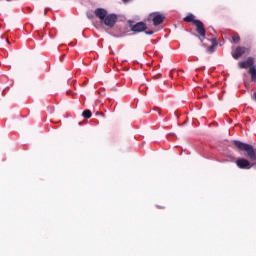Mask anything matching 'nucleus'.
<instances>
[{
	"label": "nucleus",
	"mask_w": 256,
	"mask_h": 256,
	"mask_svg": "<svg viewBox=\"0 0 256 256\" xmlns=\"http://www.w3.org/2000/svg\"><path fill=\"white\" fill-rule=\"evenodd\" d=\"M232 145H234L238 151H243L246 153L245 155L250 159V161H256V151L253 145L241 142L239 140H233Z\"/></svg>",
	"instance_id": "1"
},
{
	"label": "nucleus",
	"mask_w": 256,
	"mask_h": 256,
	"mask_svg": "<svg viewBox=\"0 0 256 256\" xmlns=\"http://www.w3.org/2000/svg\"><path fill=\"white\" fill-rule=\"evenodd\" d=\"M240 69H249L248 73L251 75V81H256V66L255 59L249 57L246 61L238 63Z\"/></svg>",
	"instance_id": "2"
},
{
	"label": "nucleus",
	"mask_w": 256,
	"mask_h": 256,
	"mask_svg": "<svg viewBox=\"0 0 256 256\" xmlns=\"http://www.w3.org/2000/svg\"><path fill=\"white\" fill-rule=\"evenodd\" d=\"M118 17H117V14H108L106 15L105 19L103 23L106 27H109L110 29H113L115 27V24L117 23L118 21Z\"/></svg>",
	"instance_id": "3"
},
{
	"label": "nucleus",
	"mask_w": 256,
	"mask_h": 256,
	"mask_svg": "<svg viewBox=\"0 0 256 256\" xmlns=\"http://www.w3.org/2000/svg\"><path fill=\"white\" fill-rule=\"evenodd\" d=\"M236 165L239 169H251L255 163H251L247 158H238Z\"/></svg>",
	"instance_id": "4"
},
{
	"label": "nucleus",
	"mask_w": 256,
	"mask_h": 256,
	"mask_svg": "<svg viewBox=\"0 0 256 256\" xmlns=\"http://www.w3.org/2000/svg\"><path fill=\"white\" fill-rule=\"evenodd\" d=\"M249 48L245 47V46H238L236 47L235 51L232 52V57L233 59H239L240 57H243V55H245V53H249Z\"/></svg>",
	"instance_id": "5"
},
{
	"label": "nucleus",
	"mask_w": 256,
	"mask_h": 256,
	"mask_svg": "<svg viewBox=\"0 0 256 256\" xmlns=\"http://www.w3.org/2000/svg\"><path fill=\"white\" fill-rule=\"evenodd\" d=\"M194 25L196 27V33L205 39V35H207V31L205 30V24L201 22V20L195 21Z\"/></svg>",
	"instance_id": "6"
},
{
	"label": "nucleus",
	"mask_w": 256,
	"mask_h": 256,
	"mask_svg": "<svg viewBox=\"0 0 256 256\" xmlns=\"http://www.w3.org/2000/svg\"><path fill=\"white\" fill-rule=\"evenodd\" d=\"M131 31L134 33H142V31H145L147 29V24L144 22H138L135 25H130Z\"/></svg>",
	"instance_id": "7"
},
{
	"label": "nucleus",
	"mask_w": 256,
	"mask_h": 256,
	"mask_svg": "<svg viewBox=\"0 0 256 256\" xmlns=\"http://www.w3.org/2000/svg\"><path fill=\"white\" fill-rule=\"evenodd\" d=\"M94 14L96 15V17H98V19H100L101 23L104 21V19L107 17V10L104 8H97L94 11Z\"/></svg>",
	"instance_id": "8"
},
{
	"label": "nucleus",
	"mask_w": 256,
	"mask_h": 256,
	"mask_svg": "<svg viewBox=\"0 0 256 256\" xmlns=\"http://www.w3.org/2000/svg\"><path fill=\"white\" fill-rule=\"evenodd\" d=\"M152 21H153V25H155V27H157V25H161V23H163V21H165V16H163L161 14H155Z\"/></svg>",
	"instance_id": "9"
},
{
	"label": "nucleus",
	"mask_w": 256,
	"mask_h": 256,
	"mask_svg": "<svg viewBox=\"0 0 256 256\" xmlns=\"http://www.w3.org/2000/svg\"><path fill=\"white\" fill-rule=\"evenodd\" d=\"M183 21L185 23H193V25H195V21H199V20L195 19V15L188 14L186 17L183 18Z\"/></svg>",
	"instance_id": "10"
},
{
	"label": "nucleus",
	"mask_w": 256,
	"mask_h": 256,
	"mask_svg": "<svg viewBox=\"0 0 256 256\" xmlns=\"http://www.w3.org/2000/svg\"><path fill=\"white\" fill-rule=\"evenodd\" d=\"M211 42H212V45L210 47H208L207 51L209 53H215V51L217 49V38H212Z\"/></svg>",
	"instance_id": "11"
},
{
	"label": "nucleus",
	"mask_w": 256,
	"mask_h": 256,
	"mask_svg": "<svg viewBox=\"0 0 256 256\" xmlns=\"http://www.w3.org/2000/svg\"><path fill=\"white\" fill-rule=\"evenodd\" d=\"M92 116L93 113H91V110H84L82 113V117H84V119H91Z\"/></svg>",
	"instance_id": "12"
},
{
	"label": "nucleus",
	"mask_w": 256,
	"mask_h": 256,
	"mask_svg": "<svg viewBox=\"0 0 256 256\" xmlns=\"http://www.w3.org/2000/svg\"><path fill=\"white\" fill-rule=\"evenodd\" d=\"M232 40L233 43H239V41H241V36H239V34H235L234 36H232Z\"/></svg>",
	"instance_id": "13"
},
{
	"label": "nucleus",
	"mask_w": 256,
	"mask_h": 256,
	"mask_svg": "<svg viewBox=\"0 0 256 256\" xmlns=\"http://www.w3.org/2000/svg\"><path fill=\"white\" fill-rule=\"evenodd\" d=\"M87 17H88V19H93V14L91 12H88Z\"/></svg>",
	"instance_id": "14"
},
{
	"label": "nucleus",
	"mask_w": 256,
	"mask_h": 256,
	"mask_svg": "<svg viewBox=\"0 0 256 256\" xmlns=\"http://www.w3.org/2000/svg\"><path fill=\"white\" fill-rule=\"evenodd\" d=\"M49 11H51V8H45L44 15H47V13H49Z\"/></svg>",
	"instance_id": "15"
},
{
	"label": "nucleus",
	"mask_w": 256,
	"mask_h": 256,
	"mask_svg": "<svg viewBox=\"0 0 256 256\" xmlns=\"http://www.w3.org/2000/svg\"><path fill=\"white\" fill-rule=\"evenodd\" d=\"M252 99H254V101H256V92L253 93Z\"/></svg>",
	"instance_id": "16"
},
{
	"label": "nucleus",
	"mask_w": 256,
	"mask_h": 256,
	"mask_svg": "<svg viewBox=\"0 0 256 256\" xmlns=\"http://www.w3.org/2000/svg\"><path fill=\"white\" fill-rule=\"evenodd\" d=\"M146 35H153V31L146 32Z\"/></svg>",
	"instance_id": "17"
},
{
	"label": "nucleus",
	"mask_w": 256,
	"mask_h": 256,
	"mask_svg": "<svg viewBox=\"0 0 256 256\" xmlns=\"http://www.w3.org/2000/svg\"><path fill=\"white\" fill-rule=\"evenodd\" d=\"M131 0H123L124 3H129Z\"/></svg>",
	"instance_id": "18"
},
{
	"label": "nucleus",
	"mask_w": 256,
	"mask_h": 256,
	"mask_svg": "<svg viewBox=\"0 0 256 256\" xmlns=\"http://www.w3.org/2000/svg\"><path fill=\"white\" fill-rule=\"evenodd\" d=\"M201 40V43H203V39H200Z\"/></svg>",
	"instance_id": "19"
},
{
	"label": "nucleus",
	"mask_w": 256,
	"mask_h": 256,
	"mask_svg": "<svg viewBox=\"0 0 256 256\" xmlns=\"http://www.w3.org/2000/svg\"><path fill=\"white\" fill-rule=\"evenodd\" d=\"M158 115H161V112H158Z\"/></svg>",
	"instance_id": "20"
}]
</instances>
